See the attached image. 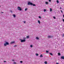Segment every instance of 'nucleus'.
Here are the masks:
<instances>
[{
    "mask_svg": "<svg viewBox=\"0 0 64 64\" xmlns=\"http://www.w3.org/2000/svg\"><path fill=\"white\" fill-rule=\"evenodd\" d=\"M4 46H6V45H9V43L8 42H6V43L4 44Z\"/></svg>",
    "mask_w": 64,
    "mask_h": 64,
    "instance_id": "1",
    "label": "nucleus"
},
{
    "mask_svg": "<svg viewBox=\"0 0 64 64\" xmlns=\"http://www.w3.org/2000/svg\"><path fill=\"white\" fill-rule=\"evenodd\" d=\"M17 9L18 10H19V11H21V10H22V9L20 7L18 6V7Z\"/></svg>",
    "mask_w": 64,
    "mask_h": 64,
    "instance_id": "2",
    "label": "nucleus"
},
{
    "mask_svg": "<svg viewBox=\"0 0 64 64\" xmlns=\"http://www.w3.org/2000/svg\"><path fill=\"white\" fill-rule=\"evenodd\" d=\"M28 5H32V3L31 2L30 3V2H28Z\"/></svg>",
    "mask_w": 64,
    "mask_h": 64,
    "instance_id": "3",
    "label": "nucleus"
},
{
    "mask_svg": "<svg viewBox=\"0 0 64 64\" xmlns=\"http://www.w3.org/2000/svg\"><path fill=\"white\" fill-rule=\"evenodd\" d=\"M25 42V40H21V42Z\"/></svg>",
    "mask_w": 64,
    "mask_h": 64,
    "instance_id": "4",
    "label": "nucleus"
},
{
    "mask_svg": "<svg viewBox=\"0 0 64 64\" xmlns=\"http://www.w3.org/2000/svg\"><path fill=\"white\" fill-rule=\"evenodd\" d=\"M61 59H64V56H62L61 57Z\"/></svg>",
    "mask_w": 64,
    "mask_h": 64,
    "instance_id": "5",
    "label": "nucleus"
},
{
    "mask_svg": "<svg viewBox=\"0 0 64 64\" xmlns=\"http://www.w3.org/2000/svg\"><path fill=\"white\" fill-rule=\"evenodd\" d=\"M13 16L14 17V18L16 17V16L14 14H13Z\"/></svg>",
    "mask_w": 64,
    "mask_h": 64,
    "instance_id": "6",
    "label": "nucleus"
},
{
    "mask_svg": "<svg viewBox=\"0 0 64 64\" xmlns=\"http://www.w3.org/2000/svg\"><path fill=\"white\" fill-rule=\"evenodd\" d=\"M15 43V42H12L10 43V44H12L13 43Z\"/></svg>",
    "mask_w": 64,
    "mask_h": 64,
    "instance_id": "7",
    "label": "nucleus"
},
{
    "mask_svg": "<svg viewBox=\"0 0 64 64\" xmlns=\"http://www.w3.org/2000/svg\"><path fill=\"white\" fill-rule=\"evenodd\" d=\"M32 5L33 6H36V4H32Z\"/></svg>",
    "mask_w": 64,
    "mask_h": 64,
    "instance_id": "8",
    "label": "nucleus"
},
{
    "mask_svg": "<svg viewBox=\"0 0 64 64\" xmlns=\"http://www.w3.org/2000/svg\"><path fill=\"white\" fill-rule=\"evenodd\" d=\"M44 63H45V64H47V61H46L44 62Z\"/></svg>",
    "mask_w": 64,
    "mask_h": 64,
    "instance_id": "9",
    "label": "nucleus"
},
{
    "mask_svg": "<svg viewBox=\"0 0 64 64\" xmlns=\"http://www.w3.org/2000/svg\"><path fill=\"white\" fill-rule=\"evenodd\" d=\"M38 23H39V24H40V20H38Z\"/></svg>",
    "mask_w": 64,
    "mask_h": 64,
    "instance_id": "10",
    "label": "nucleus"
},
{
    "mask_svg": "<svg viewBox=\"0 0 64 64\" xmlns=\"http://www.w3.org/2000/svg\"><path fill=\"white\" fill-rule=\"evenodd\" d=\"M58 54L59 55V56H60V55H61V54H60V53H58Z\"/></svg>",
    "mask_w": 64,
    "mask_h": 64,
    "instance_id": "11",
    "label": "nucleus"
},
{
    "mask_svg": "<svg viewBox=\"0 0 64 64\" xmlns=\"http://www.w3.org/2000/svg\"><path fill=\"white\" fill-rule=\"evenodd\" d=\"M40 57H42L43 56H42V54H41L40 56Z\"/></svg>",
    "mask_w": 64,
    "mask_h": 64,
    "instance_id": "12",
    "label": "nucleus"
},
{
    "mask_svg": "<svg viewBox=\"0 0 64 64\" xmlns=\"http://www.w3.org/2000/svg\"><path fill=\"white\" fill-rule=\"evenodd\" d=\"M29 36H26V38L28 39V38H29Z\"/></svg>",
    "mask_w": 64,
    "mask_h": 64,
    "instance_id": "13",
    "label": "nucleus"
},
{
    "mask_svg": "<svg viewBox=\"0 0 64 64\" xmlns=\"http://www.w3.org/2000/svg\"><path fill=\"white\" fill-rule=\"evenodd\" d=\"M36 39L38 40H39V38L38 37H36Z\"/></svg>",
    "mask_w": 64,
    "mask_h": 64,
    "instance_id": "14",
    "label": "nucleus"
},
{
    "mask_svg": "<svg viewBox=\"0 0 64 64\" xmlns=\"http://www.w3.org/2000/svg\"><path fill=\"white\" fill-rule=\"evenodd\" d=\"M56 2H57V3L58 4V3H59V1H58V0H57L56 1Z\"/></svg>",
    "mask_w": 64,
    "mask_h": 64,
    "instance_id": "15",
    "label": "nucleus"
},
{
    "mask_svg": "<svg viewBox=\"0 0 64 64\" xmlns=\"http://www.w3.org/2000/svg\"><path fill=\"white\" fill-rule=\"evenodd\" d=\"M49 54H50V55H52V56L53 55V54H52V53H49Z\"/></svg>",
    "mask_w": 64,
    "mask_h": 64,
    "instance_id": "16",
    "label": "nucleus"
},
{
    "mask_svg": "<svg viewBox=\"0 0 64 64\" xmlns=\"http://www.w3.org/2000/svg\"><path fill=\"white\" fill-rule=\"evenodd\" d=\"M51 36H48V38H51Z\"/></svg>",
    "mask_w": 64,
    "mask_h": 64,
    "instance_id": "17",
    "label": "nucleus"
},
{
    "mask_svg": "<svg viewBox=\"0 0 64 64\" xmlns=\"http://www.w3.org/2000/svg\"><path fill=\"white\" fill-rule=\"evenodd\" d=\"M27 8H26L25 9V11H27Z\"/></svg>",
    "mask_w": 64,
    "mask_h": 64,
    "instance_id": "18",
    "label": "nucleus"
},
{
    "mask_svg": "<svg viewBox=\"0 0 64 64\" xmlns=\"http://www.w3.org/2000/svg\"><path fill=\"white\" fill-rule=\"evenodd\" d=\"M17 46L16 45H15L14 46V47H17Z\"/></svg>",
    "mask_w": 64,
    "mask_h": 64,
    "instance_id": "19",
    "label": "nucleus"
},
{
    "mask_svg": "<svg viewBox=\"0 0 64 64\" xmlns=\"http://www.w3.org/2000/svg\"><path fill=\"white\" fill-rule=\"evenodd\" d=\"M52 9L51 8H50V12H51L52 11Z\"/></svg>",
    "mask_w": 64,
    "mask_h": 64,
    "instance_id": "20",
    "label": "nucleus"
},
{
    "mask_svg": "<svg viewBox=\"0 0 64 64\" xmlns=\"http://www.w3.org/2000/svg\"><path fill=\"white\" fill-rule=\"evenodd\" d=\"M46 53H49V52L47 50H46Z\"/></svg>",
    "mask_w": 64,
    "mask_h": 64,
    "instance_id": "21",
    "label": "nucleus"
},
{
    "mask_svg": "<svg viewBox=\"0 0 64 64\" xmlns=\"http://www.w3.org/2000/svg\"><path fill=\"white\" fill-rule=\"evenodd\" d=\"M46 4H48V2H46Z\"/></svg>",
    "mask_w": 64,
    "mask_h": 64,
    "instance_id": "22",
    "label": "nucleus"
},
{
    "mask_svg": "<svg viewBox=\"0 0 64 64\" xmlns=\"http://www.w3.org/2000/svg\"><path fill=\"white\" fill-rule=\"evenodd\" d=\"M36 56H38V54H36Z\"/></svg>",
    "mask_w": 64,
    "mask_h": 64,
    "instance_id": "23",
    "label": "nucleus"
},
{
    "mask_svg": "<svg viewBox=\"0 0 64 64\" xmlns=\"http://www.w3.org/2000/svg\"><path fill=\"white\" fill-rule=\"evenodd\" d=\"M32 45H31L30 46V47H31V48H32Z\"/></svg>",
    "mask_w": 64,
    "mask_h": 64,
    "instance_id": "24",
    "label": "nucleus"
},
{
    "mask_svg": "<svg viewBox=\"0 0 64 64\" xmlns=\"http://www.w3.org/2000/svg\"><path fill=\"white\" fill-rule=\"evenodd\" d=\"M20 62L21 63H23V62L22 61H20Z\"/></svg>",
    "mask_w": 64,
    "mask_h": 64,
    "instance_id": "25",
    "label": "nucleus"
},
{
    "mask_svg": "<svg viewBox=\"0 0 64 64\" xmlns=\"http://www.w3.org/2000/svg\"><path fill=\"white\" fill-rule=\"evenodd\" d=\"M53 18L54 19H56V18L55 17V16H54V17H53Z\"/></svg>",
    "mask_w": 64,
    "mask_h": 64,
    "instance_id": "26",
    "label": "nucleus"
},
{
    "mask_svg": "<svg viewBox=\"0 0 64 64\" xmlns=\"http://www.w3.org/2000/svg\"><path fill=\"white\" fill-rule=\"evenodd\" d=\"M46 11V10H45V9H44V12H45V11Z\"/></svg>",
    "mask_w": 64,
    "mask_h": 64,
    "instance_id": "27",
    "label": "nucleus"
},
{
    "mask_svg": "<svg viewBox=\"0 0 64 64\" xmlns=\"http://www.w3.org/2000/svg\"><path fill=\"white\" fill-rule=\"evenodd\" d=\"M63 34L62 37H64V34Z\"/></svg>",
    "mask_w": 64,
    "mask_h": 64,
    "instance_id": "28",
    "label": "nucleus"
},
{
    "mask_svg": "<svg viewBox=\"0 0 64 64\" xmlns=\"http://www.w3.org/2000/svg\"><path fill=\"white\" fill-rule=\"evenodd\" d=\"M38 18H40V19H41V17L40 16L38 17Z\"/></svg>",
    "mask_w": 64,
    "mask_h": 64,
    "instance_id": "29",
    "label": "nucleus"
},
{
    "mask_svg": "<svg viewBox=\"0 0 64 64\" xmlns=\"http://www.w3.org/2000/svg\"><path fill=\"white\" fill-rule=\"evenodd\" d=\"M14 64H16V62H14Z\"/></svg>",
    "mask_w": 64,
    "mask_h": 64,
    "instance_id": "30",
    "label": "nucleus"
},
{
    "mask_svg": "<svg viewBox=\"0 0 64 64\" xmlns=\"http://www.w3.org/2000/svg\"><path fill=\"white\" fill-rule=\"evenodd\" d=\"M61 12L62 13H63V11H62V10H61Z\"/></svg>",
    "mask_w": 64,
    "mask_h": 64,
    "instance_id": "31",
    "label": "nucleus"
},
{
    "mask_svg": "<svg viewBox=\"0 0 64 64\" xmlns=\"http://www.w3.org/2000/svg\"><path fill=\"white\" fill-rule=\"evenodd\" d=\"M62 21H63V22H64V19H62Z\"/></svg>",
    "mask_w": 64,
    "mask_h": 64,
    "instance_id": "32",
    "label": "nucleus"
},
{
    "mask_svg": "<svg viewBox=\"0 0 64 64\" xmlns=\"http://www.w3.org/2000/svg\"><path fill=\"white\" fill-rule=\"evenodd\" d=\"M49 2H51V0H49Z\"/></svg>",
    "mask_w": 64,
    "mask_h": 64,
    "instance_id": "33",
    "label": "nucleus"
},
{
    "mask_svg": "<svg viewBox=\"0 0 64 64\" xmlns=\"http://www.w3.org/2000/svg\"><path fill=\"white\" fill-rule=\"evenodd\" d=\"M10 11L12 13V10H10Z\"/></svg>",
    "mask_w": 64,
    "mask_h": 64,
    "instance_id": "34",
    "label": "nucleus"
},
{
    "mask_svg": "<svg viewBox=\"0 0 64 64\" xmlns=\"http://www.w3.org/2000/svg\"><path fill=\"white\" fill-rule=\"evenodd\" d=\"M60 9H62V8H61V7H60Z\"/></svg>",
    "mask_w": 64,
    "mask_h": 64,
    "instance_id": "35",
    "label": "nucleus"
},
{
    "mask_svg": "<svg viewBox=\"0 0 64 64\" xmlns=\"http://www.w3.org/2000/svg\"><path fill=\"white\" fill-rule=\"evenodd\" d=\"M12 61H14V60H12Z\"/></svg>",
    "mask_w": 64,
    "mask_h": 64,
    "instance_id": "36",
    "label": "nucleus"
},
{
    "mask_svg": "<svg viewBox=\"0 0 64 64\" xmlns=\"http://www.w3.org/2000/svg\"><path fill=\"white\" fill-rule=\"evenodd\" d=\"M56 64H59V63H56Z\"/></svg>",
    "mask_w": 64,
    "mask_h": 64,
    "instance_id": "37",
    "label": "nucleus"
},
{
    "mask_svg": "<svg viewBox=\"0 0 64 64\" xmlns=\"http://www.w3.org/2000/svg\"><path fill=\"white\" fill-rule=\"evenodd\" d=\"M63 17L64 18V15H63Z\"/></svg>",
    "mask_w": 64,
    "mask_h": 64,
    "instance_id": "38",
    "label": "nucleus"
},
{
    "mask_svg": "<svg viewBox=\"0 0 64 64\" xmlns=\"http://www.w3.org/2000/svg\"><path fill=\"white\" fill-rule=\"evenodd\" d=\"M25 21H24V23H25Z\"/></svg>",
    "mask_w": 64,
    "mask_h": 64,
    "instance_id": "39",
    "label": "nucleus"
},
{
    "mask_svg": "<svg viewBox=\"0 0 64 64\" xmlns=\"http://www.w3.org/2000/svg\"><path fill=\"white\" fill-rule=\"evenodd\" d=\"M4 62H6V61H4Z\"/></svg>",
    "mask_w": 64,
    "mask_h": 64,
    "instance_id": "40",
    "label": "nucleus"
},
{
    "mask_svg": "<svg viewBox=\"0 0 64 64\" xmlns=\"http://www.w3.org/2000/svg\"><path fill=\"white\" fill-rule=\"evenodd\" d=\"M2 13H3V12H2Z\"/></svg>",
    "mask_w": 64,
    "mask_h": 64,
    "instance_id": "41",
    "label": "nucleus"
},
{
    "mask_svg": "<svg viewBox=\"0 0 64 64\" xmlns=\"http://www.w3.org/2000/svg\"><path fill=\"white\" fill-rule=\"evenodd\" d=\"M0 7H1V6H0Z\"/></svg>",
    "mask_w": 64,
    "mask_h": 64,
    "instance_id": "42",
    "label": "nucleus"
}]
</instances>
